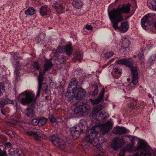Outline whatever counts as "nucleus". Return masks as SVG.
<instances>
[{
	"label": "nucleus",
	"instance_id": "11",
	"mask_svg": "<svg viewBox=\"0 0 156 156\" xmlns=\"http://www.w3.org/2000/svg\"><path fill=\"white\" fill-rule=\"evenodd\" d=\"M27 134L28 135L30 136L32 135L34 136L35 137L36 139H38L39 137L44 138L45 137V135L42 131L36 129H32L27 132Z\"/></svg>",
	"mask_w": 156,
	"mask_h": 156
},
{
	"label": "nucleus",
	"instance_id": "17",
	"mask_svg": "<svg viewBox=\"0 0 156 156\" xmlns=\"http://www.w3.org/2000/svg\"><path fill=\"white\" fill-rule=\"evenodd\" d=\"M55 143V146L60 149L63 150L66 147V142L61 138H59Z\"/></svg>",
	"mask_w": 156,
	"mask_h": 156
},
{
	"label": "nucleus",
	"instance_id": "3",
	"mask_svg": "<svg viewBox=\"0 0 156 156\" xmlns=\"http://www.w3.org/2000/svg\"><path fill=\"white\" fill-rule=\"evenodd\" d=\"M130 6V4L128 3L126 5L123 4L121 7L113 9L112 10L108 12L109 17L120 18L122 19L123 18L122 14L129 12Z\"/></svg>",
	"mask_w": 156,
	"mask_h": 156
},
{
	"label": "nucleus",
	"instance_id": "5",
	"mask_svg": "<svg viewBox=\"0 0 156 156\" xmlns=\"http://www.w3.org/2000/svg\"><path fill=\"white\" fill-rule=\"evenodd\" d=\"M137 152L133 156H152V154L147 147V144L140 140L138 145L135 148Z\"/></svg>",
	"mask_w": 156,
	"mask_h": 156
},
{
	"label": "nucleus",
	"instance_id": "22",
	"mask_svg": "<svg viewBox=\"0 0 156 156\" xmlns=\"http://www.w3.org/2000/svg\"><path fill=\"white\" fill-rule=\"evenodd\" d=\"M45 35L44 34H40L38 37L36 38V41L38 43L41 44H43L44 42V39Z\"/></svg>",
	"mask_w": 156,
	"mask_h": 156
},
{
	"label": "nucleus",
	"instance_id": "40",
	"mask_svg": "<svg viewBox=\"0 0 156 156\" xmlns=\"http://www.w3.org/2000/svg\"><path fill=\"white\" fill-rule=\"evenodd\" d=\"M100 117H101V115H102V116L103 117V118L101 119V120H100V121H101V122H104L105 121L107 118L108 117V114L107 115V116L106 115V114L105 115L104 114H102L101 112L100 113Z\"/></svg>",
	"mask_w": 156,
	"mask_h": 156
},
{
	"label": "nucleus",
	"instance_id": "63",
	"mask_svg": "<svg viewBox=\"0 0 156 156\" xmlns=\"http://www.w3.org/2000/svg\"><path fill=\"white\" fill-rule=\"evenodd\" d=\"M132 139H133V137H132Z\"/></svg>",
	"mask_w": 156,
	"mask_h": 156
},
{
	"label": "nucleus",
	"instance_id": "4",
	"mask_svg": "<svg viewBox=\"0 0 156 156\" xmlns=\"http://www.w3.org/2000/svg\"><path fill=\"white\" fill-rule=\"evenodd\" d=\"M112 23V25L114 29L116 30H118L122 33L126 32L129 28V24L127 22H122L120 25L118 26V23L124 20V19H121L120 18L109 17Z\"/></svg>",
	"mask_w": 156,
	"mask_h": 156
},
{
	"label": "nucleus",
	"instance_id": "60",
	"mask_svg": "<svg viewBox=\"0 0 156 156\" xmlns=\"http://www.w3.org/2000/svg\"><path fill=\"white\" fill-rule=\"evenodd\" d=\"M130 79L129 78H127V81H130Z\"/></svg>",
	"mask_w": 156,
	"mask_h": 156
},
{
	"label": "nucleus",
	"instance_id": "24",
	"mask_svg": "<svg viewBox=\"0 0 156 156\" xmlns=\"http://www.w3.org/2000/svg\"><path fill=\"white\" fill-rule=\"evenodd\" d=\"M92 88L94 89V91L89 92V94L91 95L95 96L98 94V87L97 85L95 84L93 85Z\"/></svg>",
	"mask_w": 156,
	"mask_h": 156
},
{
	"label": "nucleus",
	"instance_id": "25",
	"mask_svg": "<svg viewBox=\"0 0 156 156\" xmlns=\"http://www.w3.org/2000/svg\"><path fill=\"white\" fill-rule=\"evenodd\" d=\"M25 13L27 15H32L35 13L34 9L33 7L29 8L25 11Z\"/></svg>",
	"mask_w": 156,
	"mask_h": 156
},
{
	"label": "nucleus",
	"instance_id": "57",
	"mask_svg": "<svg viewBox=\"0 0 156 156\" xmlns=\"http://www.w3.org/2000/svg\"><path fill=\"white\" fill-rule=\"evenodd\" d=\"M151 1L152 2V3H153V4H154V3L156 4V0H152Z\"/></svg>",
	"mask_w": 156,
	"mask_h": 156
},
{
	"label": "nucleus",
	"instance_id": "52",
	"mask_svg": "<svg viewBox=\"0 0 156 156\" xmlns=\"http://www.w3.org/2000/svg\"><path fill=\"white\" fill-rule=\"evenodd\" d=\"M5 105L3 101H2L0 102V108L3 107Z\"/></svg>",
	"mask_w": 156,
	"mask_h": 156
},
{
	"label": "nucleus",
	"instance_id": "59",
	"mask_svg": "<svg viewBox=\"0 0 156 156\" xmlns=\"http://www.w3.org/2000/svg\"><path fill=\"white\" fill-rule=\"evenodd\" d=\"M16 62V63H17V64H16V65H17V66H19L18 65V64H19V62Z\"/></svg>",
	"mask_w": 156,
	"mask_h": 156
},
{
	"label": "nucleus",
	"instance_id": "27",
	"mask_svg": "<svg viewBox=\"0 0 156 156\" xmlns=\"http://www.w3.org/2000/svg\"><path fill=\"white\" fill-rule=\"evenodd\" d=\"M47 122V119L44 118H40L38 119V126H43L46 124Z\"/></svg>",
	"mask_w": 156,
	"mask_h": 156
},
{
	"label": "nucleus",
	"instance_id": "1",
	"mask_svg": "<svg viewBox=\"0 0 156 156\" xmlns=\"http://www.w3.org/2000/svg\"><path fill=\"white\" fill-rule=\"evenodd\" d=\"M23 97L20 98V102L23 105H28V106L24 111V114L27 117L31 118L35 115L34 109L36 107V99L34 98V94L31 92L25 91L20 94Z\"/></svg>",
	"mask_w": 156,
	"mask_h": 156
},
{
	"label": "nucleus",
	"instance_id": "61",
	"mask_svg": "<svg viewBox=\"0 0 156 156\" xmlns=\"http://www.w3.org/2000/svg\"><path fill=\"white\" fill-rule=\"evenodd\" d=\"M154 156H156V153H154Z\"/></svg>",
	"mask_w": 156,
	"mask_h": 156
},
{
	"label": "nucleus",
	"instance_id": "6",
	"mask_svg": "<svg viewBox=\"0 0 156 156\" xmlns=\"http://www.w3.org/2000/svg\"><path fill=\"white\" fill-rule=\"evenodd\" d=\"M133 62L132 59H126L125 65L130 68L132 76V80L129 84L131 86L136 85L138 82V78L137 68L136 67L133 66Z\"/></svg>",
	"mask_w": 156,
	"mask_h": 156
},
{
	"label": "nucleus",
	"instance_id": "20",
	"mask_svg": "<svg viewBox=\"0 0 156 156\" xmlns=\"http://www.w3.org/2000/svg\"><path fill=\"white\" fill-rule=\"evenodd\" d=\"M105 89L103 88L101 92L100 93L99 97L97 98L95 100H93L92 102L94 104H97L99 103L103 98V97L105 94Z\"/></svg>",
	"mask_w": 156,
	"mask_h": 156
},
{
	"label": "nucleus",
	"instance_id": "49",
	"mask_svg": "<svg viewBox=\"0 0 156 156\" xmlns=\"http://www.w3.org/2000/svg\"><path fill=\"white\" fill-rule=\"evenodd\" d=\"M5 147H11L12 146V144L10 142H8L5 144Z\"/></svg>",
	"mask_w": 156,
	"mask_h": 156
},
{
	"label": "nucleus",
	"instance_id": "12",
	"mask_svg": "<svg viewBox=\"0 0 156 156\" xmlns=\"http://www.w3.org/2000/svg\"><path fill=\"white\" fill-rule=\"evenodd\" d=\"M124 143V140L123 139H119L118 137L114 138L112 144V147L115 150L117 151L119 148Z\"/></svg>",
	"mask_w": 156,
	"mask_h": 156
},
{
	"label": "nucleus",
	"instance_id": "13",
	"mask_svg": "<svg viewBox=\"0 0 156 156\" xmlns=\"http://www.w3.org/2000/svg\"><path fill=\"white\" fill-rule=\"evenodd\" d=\"M52 7L55 10V12L58 14L63 13L65 7L61 1H57L54 3Z\"/></svg>",
	"mask_w": 156,
	"mask_h": 156
},
{
	"label": "nucleus",
	"instance_id": "55",
	"mask_svg": "<svg viewBox=\"0 0 156 156\" xmlns=\"http://www.w3.org/2000/svg\"><path fill=\"white\" fill-rule=\"evenodd\" d=\"M155 19L156 20L154 23V26L155 30H156V16L155 17Z\"/></svg>",
	"mask_w": 156,
	"mask_h": 156
},
{
	"label": "nucleus",
	"instance_id": "36",
	"mask_svg": "<svg viewBox=\"0 0 156 156\" xmlns=\"http://www.w3.org/2000/svg\"><path fill=\"white\" fill-rule=\"evenodd\" d=\"M44 70L42 72H40L39 74V76H38V82L39 83V80H41V84H42V81H43V78L44 75L45 74V73L44 74Z\"/></svg>",
	"mask_w": 156,
	"mask_h": 156
},
{
	"label": "nucleus",
	"instance_id": "16",
	"mask_svg": "<svg viewBox=\"0 0 156 156\" xmlns=\"http://www.w3.org/2000/svg\"><path fill=\"white\" fill-rule=\"evenodd\" d=\"M104 108L103 106L99 104L95 106L93 109L91 113V115L92 116L95 117L98 114H100V111Z\"/></svg>",
	"mask_w": 156,
	"mask_h": 156
},
{
	"label": "nucleus",
	"instance_id": "44",
	"mask_svg": "<svg viewBox=\"0 0 156 156\" xmlns=\"http://www.w3.org/2000/svg\"><path fill=\"white\" fill-rule=\"evenodd\" d=\"M0 156H7L6 152L4 150H2L0 148Z\"/></svg>",
	"mask_w": 156,
	"mask_h": 156
},
{
	"label": "nucleus",
	"instance_id": "62",
	"mask_svg": "<svg viewBox=\"0 0 156 156\" xmlns=\"http://www.w3.org/2000/svg\"><path fill=\"white\" fill-rule=\"evenodd\" d=\"M125 98H126V99H127V98H128V97H127L126 96H125Z\"/></svg>",
	"mask_w": 156,
	"mask_h": 156
},
{
	"label": "nucleus",
	"instance_id": "28",
	"mask_svg": "<svg viewBox=\"0 0 156 156\" xmlns=\"http://www.w3.org/2000/svg\"><path fill=\"white\" fill-rule=\"evenodd\" d=\"M41 80H39L38 87V90L36 94V98H34L36 99V100H37V98L39 97L40 95V92L41 90V88L42 86V84H41Z\"/></svg>",
	"mask_w": 156,
	"mask_h": 156
},
{
	"label": "nucleus",
	"instance_id": "56",
	"mask_svg": "<svg viewBox=\"0 0 156 156\" xmlns=\"http://www.w3.org/2000/svg\"><path fill=\"white\" fill-rule=\"evenodd\" d=\"M148 96L149 98H151L152 99V100H153V98H152V96L150 94H148Z\"/></svg>",
	"mask_w": 156,
	"mask_h": 156
},
{
	"label": "nucleus",
	"instance_id": "46",
	"mask_svg": "<svg viewBox=\"0 0 156 156\" xmlns=\"http://www.w3.org/2000/svg\"><path fill=\"white\" fill-rule=\"evenodd\" d=\"M49 118L50 119V122H55L56 120L55 118L52 115H50L49 116Z\"/></svg>",
	"mask_w": 156,
	"mask_h": 156
},
{
	"label": "nucleus",
	"instance_id": "45",
	"mask_svg": "<svg viewBox=\"0 0 156 156\" xmlns=\"http://www.w3.org/2000/svg\"><path fill=\"white\" fill-rule=\"evenodd\" d=\"M2 101H3V102H4L5 105L11 103L12 102V101L7 98L5 99Z\"/></svg>",
	"mask_w": 156,
	"mask_h": 156
},
{
	"label": "nucleus",
	"instance_id": "19",
	"mask_svg": "<svg viewBox=\"0 0 156 156\" xmlns=\"http://www.w3.org/2000/svg\"><path fill=\"white\" fill-rule=\"evenodd\" d=\"M39 12L40 15L44 16L50 13V9L47 6L44 5L40 8Z\"/></svg>",
	"mask_w": 156,
	"mask_h": 156
},
{
	"label": "nucleus",
	"instance_id": "18",
	"mask_svg": "<svg viewBox=\"0 0 156 156\" xmlns=\"http://www.w3.org/2000/svg\"><path fill=\"white\" fill-rule=\"evenodd\" d=\"M51 59L49 60H46L45 61V62L44 65V74L49 69L52 68L53 66V64L51 61Z\"/></svg>",
	"mask_w": 156,
	"mask_h": 156
},
{
	"label": "nucleus",
	"instance_id": "54",
	"mask_svg": "<svg viewBox=\"0 0 156 156\" xmlns=\"http://www.w3.org/2000/svg\"><path fill=\"white\" fill-rule=\"evenodd\" d=\"M115 58H112L108 62V63L111 64L112 62H113L115 60Z\"/></svg>",
	"mask_w": 156,
	"mask_h": 156
},
{
	"label": "nucleus",
	"instance_id": "7",
	"mask_svg": "<svg viewBox=\"0 0 156 156\" xmlns=\"http://www.w3.org/2000/svg\"><path fill=\"white\" fill-rule=\"evenodd\" d=\"M86 93L85 90L82 88H78L70 101L74 104H77L85 96Z\"/></svg>",
	"mask_w": 156,
	"mask_h": 156
},
{
	"label": "nucleus",
	"instance_id": "42",
	"mask_svg": "<svg viewBox=\"0 0 156 156\" xmlns=\"http://www.w3.org/2000/svg\"><path fill=\"white\" fill-rule=\"evenodd\" d=\"M33 66L37 70H39L40 67L39 63L37 62H34L33 64Z\"/></svg>",
	"mask_w": 156,
	"mask_h": 156
},
{
	"label": "nucleus",
	"instance_id": "21",
	"mask_svg": "<svg viewBox=\"0 0 156 156\" xmlns=\"http://www.w3.org/2000/svg\"><path fill=\"white\" fill-rule=\"evenodd\" d=\"M74 7L77 9H80L82 7L83 3L81 0H76L74 1L72 3Z\"/></svg>",
	"mask_w": 156,
	"mask_h": 156
},
{
	"label": "nucleus",
	"instance_id": "51",
	"mask_svg": "<svg viewBox=\"0 0 156 156\" xmlns=\"http://www.w3.org/2000/svg\"><path fill=\"white\" fill-rule=\"evenodd\" d=\"M143 56V54L142 53H140L138 54V57L140 59H141Z\"/></svg>",
	"mask_w": 156,
	"mask_h": 156
},
{
	"label": "nucleus",
	"instance_id": "2",
	"mask_svg": "<svg viewBox=\"0 0 156 156\" xmlns=\"http://www.w3.org/2000/svg\"><path fill=\"white\" fill-rule=\"evenodd\" d=\"M112 123L108 121L105 123L102 124H95L87 133L85 140L87 142L94 145V140L98 133L101 131L103 134L107 133L112 128Z\"/></svg>",
	"mask_w": 156,
	"mask_h": 156
},
{
	"label": "nucleus",
	"instance_id": "9",
	"mask_svg": "<svg viewBox=\"0 0 156 156\" xmlns=\"http://www.w3.org/2000/svg\"><path fill=\"white\" fill-rule=\"evenodd\" d=\"M155 17L151 13H148L141 20V25L142 27L146 30L147 27L152 23Z\"/></svg>",
	"mask_w": 156,
	"mask_h": 156
},
{
	"label": "nucleus",
	"instance_id": "50",
	"mask_svg": "<svg viewBox=\"0 0 156 156\" xmlns=\"http://www.w3.org/2000/svg\"><path fill=\"white\" fill-rule=\"evenodd\" d=\"M86 28L89 30H92L93 29V27L91 25H87Z\"/></svg>",
	"mask_w": 156,
	"mask_h": 156
},
{
	"label": "nucleus",
	"instance_id": "14",
	"mask_svg": "<svg viewBox=\"0 0 156 156\" xmlns=\"http://www.w3.org/2000/svg\"><path fill=\"white\" fill-rule=\"evenodd\" d=\"M77 83L78 82L75 79H71L69 84L67 93L69 92V93H71V88H72L71 90L72 91V93H74L75 90L76 89Z\"/></svg>",
	"mask_w": 156,
	"mask_h": 156
},
{
	"label": "nucleus",
	"instance_id": "48",
	"mask_svg": "<svg viewBox=\"0 0 156 156\" xmlns=\"http://www.w3.org/2000/svg\"><path fill=\"white\" fill-rule=\"evenodd\" d=\"M13 155L14 156H20V153L19 151H13Z\"/></svg>",
	"mask_w": 156,
	"mask_h": 156
},
{
	"label": "nucleus",
	"instance_id": "58",
	"mask_svg": "<svg viewBox=\"0 0 156 156\" xmlns=\"http://www.w3.org/2000/svg\"><path fill=\"white\" fill-rule=\"evenodd\" d=\"M110 64L108 63L105 64V65L104 66H108L109 64Z\"/></svg>",
	"mask_w": 156,
	"mask_h": 156
},
{
	"label": "nucleus",
	"instance_id": "39",
	"mask_svg": "<svg viewBox=\"0 0 156 156\" xmlns=\"http://www.w3.org/2000/svg\"><path fill=\"white\" fill-rule=\"evenodd\" d=\"M114 55L113 52L112 51H110L109 52H107L105 53V57L107 58H109Z\"/></svg>",
	"mask_w": 156,
	"mask_h": 156
},
{
	"label": "nucleus",
	"instance_id": "43",
	"mask_svg": "<svg viewBox=\"0 0 156 156\" xmlns=\"http://www.w3.org/2000/svg\"><path fill=\"white\" fill-rule=\"evenodd\" d=\"M65 52L64 48H63L62 47L59 46L58 47L56 50V52L57 53H62Z\"/></svg>",
	"mask_w": 156,
	"mask_h": 156
},
{
	"label": "nucleus",
	"instance_id": "37",
	"mask_svg": "<svg viewBox=\"0 0 156 156\" xmlns=\"http://www.w3.org/2000/svg\"><path fill=\"white\" fill-rule=\"evenodd\" d=\"M76 59L80 61L83 57V55L80 53L76 52Z\"/></svg>",
	"mask_w": 156,
	"mask_h": 156
},
{
	"label": "nucleus",
	"instance_id": "31",
	"mask_svg": "<svg viewBox=\"0 0 156 156\" xmlns=\"http://www.w3.org/2000/svg\"><path fill=\"white\" fill-rule=\"evenodd\" d=\"M5 91L4 84L3 83H0V97Z\"/></svg>",
	"mask_w": 156,
	"mask_h": 156
},
{
	"label": "nucleus",
	"instance_id": "53",
	"mask_svg": "<svg viewBox=\"0 0 156 156\" xmlns=\"http://www.w3.org/2000/svg\"><path fill=\"white\" fill-rule=\"evenodd\" d=\"M115 73H118V74H119L121 73V72L120 71H119V70L118 68H115L114 71Z\"/></svg>",
	"mask_w": 156,
	"mask_h": 156
},
{
	"label": "nucleus",
	"instance_id": "38",
	"mask_svg": "<svg viewBox=\"0 0 156 156\" xmlns=\"http://www.w3.org/2000/svg\"><path fill=\"white\" fill-rule=\"evenodd\" d=\"M30 123L32 125L34 126L38 125V119H33L31 120Z\"/></svg>",
	"mask_w": 156,
	"mask_h": 156
},
{
	"label": "nucleus",
	"instance_id": "30",
	"mask_svg": "<svg viewBox=\"0 0 156 156\" xmlns=\"http://www.w3.org/2000/svg\"><path fill=\"white\" fill-rule=\"evenodd\" d=\"M57 60L60 64L63 63L66 60V58L64 55H61L58 57Z\"/></svg>",
	"mask_w": 156,
	"mask_h": 156
},
{
	"label": "nucleus",
	"instance_id": "10",
	"mask_svg": "<svg viewBox=\"0 0 156 156\" xmlns=\"http://www.w3.org/2000/svg\"><path fill=\"white\" fill-rule=\"evenodd\" d=\"M70 131L72 137L75 139L79 137L80 134L83 132V129L80 126L77 125L71 128Z\"/></svg>",
	"mask_w": 156,
	"mask_h": 156
},
{
	"label": "nucleus",
	"instance_id": "41",
	"mask_svg": "<svg viewBox=\"0 0 156 156\" xmlns=\"http://www.w3.org/2000/svg\"><path fill=\"white\" fill-rule=\"evenodd\" d=\"M127 146L123 148L120 151V153H119V155L120 156H124L125 154V152L127 151Z\"/></svg>",
	"mask_w": 156,
	"mask_h": 156
},
{
	"label": "nucleus",
	"instance_id": "47",
	"mask_svg": "<svg viewBox=\"0 0 156 156\" xmlns=\"http://www.w3.org/2000/svg\"><path fill=\"white\" fill-rule=\"evenodd\" d=\"M156 4H153V3H152V2L151 1L150 2V4L152 6V9L156 11Z\"/></svg>",
	"mask_w": 156,
	"mask_h": 156
},
{
	"label": "nucleus",
	"instance_id": "15",
	"mask_svg": "<svg viewBox=\"0 0 156 156\" xmlns=\"http://www.w3.org/2000/svg\"><path fill=\"white\" fill-rule=\"evenodd\" d=\"M129 130L123 127L117 126L114 128L112 130L113 133L116 134L122 135L127 133Z\"/></svg>",
	"mask_w": 156,
	"mask_h": 156
},
{
	"label": "nucleus",
	"instance_id": "23",
	"mask_svg": "<svg viewBox=\"0 0 156 156\" xmlns=\"http://www.w3.org/2000/svg\"><path fill=\"white\" fill-rule=\"evenodd\" d=\"M64 49L65 52H66L67 55L69 56L71 54L73 51V49L71 44H66L64 48Z\"/></svg>",
	"mask_w": 156,
	"mask_h": 156
},
{
	"label": "nucleus",
	"instance_id": "26",
	"mask_svg": "<svg viewBox=\"0 0 156 156\" xmlns=\"http://www.w3.org/2000/svg\"><path fill=\"white\" fill-rule=\"evenodd\" d=\"M59 138L57 134L51 135L49 136L50 140L55 145V142L57 141V140Z\"/></svg>",
	"mask_w": 156,
	"mask_h": 156
},
{
	"label": "nucleus",
	"instance_id": "29",
	"mask_svg": "<svg viewBox=\"0 0 156 156\" xmlns=\"http://www.w3.org/2000/svg\"><path fill=\"white\" fill-rule=\"evenodd\" d=\"M129 41L127 39H126L123 41H122V47L124 49L127 48L129 46Z\"/></svg>",
	"mask_w": 156,
	"mask_h": 156
},
{
	"label": "nucleus",
	"instance_id": "34",
	"mask_svg": "<svg viewBox=\"0 0 156 156\" xmlns=\"http://www.w3.org/2000/svg\"><path fill=\"white\" fill-rule=\"evenodd\" d=\"M128 107L132 109H136L138 108V106L136 104V103H130L128 105Z\"/></svg>",
	"mask_w": 156,
	"mask_h": 156
},
{
	"label": "nucleus",
	"instance_id": "32",
	"mask_svg": "<svg viewBox=\"0 0 156 156\" xmlns=\"http://www.w3.org/2000/svg\"><path fill=\"white\" fill-rule=\"evenodd\" d=\"M1 112L4 115H6L9 112V108L8 107H6L5 108H1Z\"/></svg>",
	"mask_w": 156,
	"mask_h": 156
},
{
	"label": "nucleus",
	"instance_id": "35",
	"mask_svg": "<svg viewBox=\"0 0 156 156\" xmlns=\"http://www.w3.org/2000/svg\"><path fill=\"white\" fill-rule=\"evenodd\" d=\"M126 59L123 58L120 60H116L115 62L117 64L120 65H125L126 63Z\"/></svg>",
	"mask_w": 156,
	"mask_h": 156
},
{
	"label": "nucleus",
	"instance_id": "33",
	"mask_svg": "<svg viewBox=\"0 0 156 156\" xmlns=\"http://www.w3.org/2000/svg\"><path fill=\"white\" fill-rule=\"evenodd\" d=\"M11 53V55H12L13 57L12 58L14 59L15 60H16L19 58H21L19 56V55L18 53L12 52Z\"/></svg>",
	"mask_w": 156,
	"mask_h": 156
},
{
	"label": "nucleus",
	"instance_id": "8",
	"mask_svg": "<svg viewBox=\"0 0 156 156\" xmlns=\"http://www.w3.org/2000/svg\"><path fill=\"white\" fill-rule=\"evenodd\" d=\"M89 106L87 105H80L74 110L75 114L80 116L87 115L90 112Z\"/></svg>",
	"mask_w": 156,
	"mask_h": 156
}]
</instances>
